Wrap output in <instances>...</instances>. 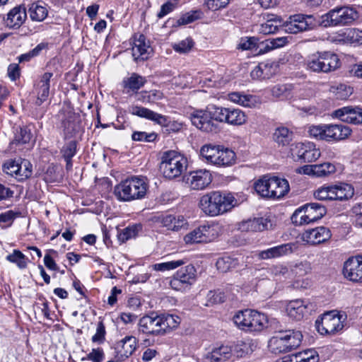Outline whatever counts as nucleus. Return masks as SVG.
<instances>
[{
	"label": "nucleus",
	"instance_id": "ea45409f",
	"mask_svg": "<svg viewBox=\"0 0 362 362\" xmlns=\"http://www.w3.org/2000/svg\"><path fill=\"white\" fill-rule=\"evenodd\" d=\"M267 317L265 315L256 310H253L249 325V332H260L263 330L267 325Z\"/></svg>",
	"mask_w": 362,
	"mask_h": 362
},
{
	"label": "nucleus",
	"instance_id": "c756f323",
	"mask_svg": "<svg viewBox=\"0 0 362 362\" xmlns=\"http://www.w3.org/2000/svg\"><path fill=\"white\" fill-rule=\"evenodd\" d=\"M303 173L313 175L316 177H325L336 171L334 165L329 162L320 164L305 165L303 168Z\"/></svg>",
	"mask_w": 362,
	"mask_h": 362
},
{
	"label": "nucleus",
	"instance_id": "f704fd0d",
	"mask_svg": "<svg viewBox=\"0 0 362 362\" xmlns=\"http://www.w3.org/2000/svg\"><path fill=\"white\" fill-rule=\"evenodd\" d=\"M160 223L168 230H178L187 224L183 216L166 215L159 217Z\"/></svg>",
	"mask_w": 362,
	"mask_h": 362
},
{
	"label": "nucleus",
	"instance_id": "7c9ffc66",
	"mask_svg": "<svg viewBox=\"0 0 362 362\" xmlns=\"http://www.w3.org/2000/svg\"><path fill=\"white\" fill-rule=\"evenodd\" d=\"M293 245L286 243L263 250L259 253V257L262 259L277 258L292 253Z\"/></svg>",
	"mask_w": 362,
	"mask_h": 362
},
{
	"label": "nucleus",
	"instance_id": "c9c22d12",
	"mask_svg": "<svg viewBox=\"0 0 362 362\" xmlns=\"http://www.w3.org/2000/svg\"><path fill=\"white\" fill-rule=\"evenodd\" d=\"M28 12L31 20L37 22L43 21L48 15L47 8L40 1L33 3L28 8Z\"/></svg>",
	"mask_w": 362,
	"mask_h": 362
},
{
	"label": "nucleus",
	"instance_id": "b1692460",
	"mask_svg": "<svg viewBox=\"0 0 362 362\" xmlns=\"http://www.w3.org/2000/svg\"><path fill=\"white\" fill-rule=\"evenodd\" d=\"M52 76V73L45 72L41 76L39 81L36 83L35 88L37 94L35 100L36 105L40 106L48 99L50 88V79Z\"/></svg>",
	"mask_w": 362,
	"mask_h": 362
},
{
	"label": "nucleus",
	"instance_id": "3c124183",
	"mask_svg": "<svg viewBox=\"0 0 362 362\" xmlns=\"http://www.w3.org/2000/svg\"><path fill=\"white\" fill-rule=\"evenodd\" d=\"M255 344L252 340L248 341H239L233 347V354H235L237 357H243L247 354H251L254 349Z\"/></svg>",
	"mask_w": 362,
	"mask_h": 362
},
{
	"label": "nucleus",
	"instance_id": "cd10ccee",
	"mask_svg": "<svg viewBox=\"0 0 362 362\" xmlns=\"http://www.w3.org/2000/svg\"><path fill=\"white\" fill-rule=\"evenodd\" d=\"M282 19L274 14H267L265 21L261 23L258 28V32L263 35H270L276 33L279 29H282Z\"/></svg>",
	"mask_w": 362,
	"mask_h": 362
},
{
	"label": "nucleus",
	"instance_id": "412c9836",
	"mask_svg": "<svg viewBox=\"0 0 362 362\" xmlns=\"http://www.w3.org/2000/svg\"><path fill=\"white\" fill-rule=\"evenodd\" d=\"M233 356V346L221 344L204 354L202 362H224Z\"/></svg>",
	"mask_w": 362,
	"mask_h": 362
},
{
	"label": "nucleus",
	"instance_id": "8fccbe9b",
	"mask_svg": "<svg viewBox=\"0 0 362 362\" xmlns=\"http://www.w3.org/2000/svg\"><path fill=\"white\" fill-rule=\"evenodd\" d=\"M341 40L349 43L362 45V30L356 28L346 30L341 35Z\"/></svg>",
	"mask_w": 362,
	"mask_h": 362
},
{
	"label": "nucleus",
	"instance_id": "f257e3e1",
	"mask_svg": "<svg viewBox=\"0 0 362 362\" xmlns=\"http://www.w3.org/2000/svg\"><path fill=\"white\" fill-rule=\"evenodd\" d=\"M236 203L237 200L232 194L215 191L201 197L199 207L205 214L216 216L230 211Z\"/></svg>",
	"mask_w": 362,
	"mask_h": 362
},
{
	"label": "nucleus",
	"instance_id": "72a5a7b5",
	"mask_svg": "<svg viewBox=\"0 0 362 362\" xmlns=\"http://www.w3.org/2000/svg\"><path fill=\"white\" fill-rule=\"evenodd\" d=\"M332 200H347L351 198L354 194V187L346 183H339L332 185Z\"/></svg>",
	"mask_w": 362,
	"mask_h": 362
},
{
	"label": "nucleus",
	"instance_id": "4468645a",
	"mask_svg": "<svg viewBox=\"0 0 362 362\" xmlns=\"http://www.w3.org/2000/svg\"><path fill=\"white\" fill-rule=\"evenodd\" d=\"M218 236L217 227L204 225L187 233L184 240L187 244L208 243L215 240Z\"/></svg>",
	"mask_w": 362,
	"mask_h": 362
},
{
	"label": "nucleus",
	"instance_id": "de8ad7c7",
	"mask_svg": "<svg viewBox=\"0 0 362 362\" xmlns=\"http://www.w3.org/2000/svg\"><path fill=\"white\" fill-rule=\"evenodd\" d=\"M292 86L289 84H277L271 88L272 96L281 100L289 99L292 97Z\"/></svg>",
	"mask_w": 362,
	"mask_h": 362
},
{
	"label": "nucleus",
	"instance_id": "58836bf2",
	"mask_svg": "<svg viewBox=\"0 0 362 362\" xmlns=\"http://www.w3.org/2000/svg\"><path fill=\"white\" fill-rule=\"evenodd\" d=\"M293 134L286 127H278L273 134V139L279 145L283 146L288 145L292 141Z\"/></svg>",
	"mask_w": 362,
	"mask_h": 362
},
{
	"label": "nucleus",
	"instance_id": "e433bc0d",
	"mask_svg": "<svg viewBox=\"0 0 362 362\" xmlns=\"http://www.w3.org/2000/svg\"><path fill=\"white\" fill-rule=\"evenodd\" d=\"M220 148L221 146L205 144L201 148L200 155L206 162L216 165L218 160Z\"/></svg>",
	"mask_w": 362,
	"mask_h": 362
},
{
	"label": "nucleus",
	"instance_id": "5701e85b",
	"mask_svg": "<svg viewBox=\"0 0 362 362\" xmlns=\"http://www.w3.org/2000/svg\"><path fill=\"white\" fill-rule=\"evenodd\" d=\"M129 112L130 114L133 115H136L139 117L145 118L146 119L153 121L159 125H167L168 117L166 116L157 113L146 107L138 105H133L129 107Z\"/></svg>",
	"mask_w": 362,
	"mask_h": 362
},
{
	"label": "nucleus",
	"instance_id": "393cba45",
	"mask_svg": "<svg viewBox=\"0 0 362 362\" xmlns=\"http://www.w3.org/2000/svg\"><path fill=\"white\" fill-rule=\"evenodd\" d=\"M132 51L135 61L148 59L151 52V48L148 42L146 41V37L144 35H134Z\"/></svg>",
	"mask_w": 362,
	"mask_h": 362
},
{
	"label": "nucleus",
	"instance_id": "9b49d317",
	"mask_svg": "<svg viewBox=\"0 0 362 362\" xmlns=\"http://www.w3.org/2000/svg\"><path fill=\"white\" fill-rule=\"evenodd\" d=\"M315 26V19L313 16L295 14L291 16L288 21L284 22L282 29L288 33L297 34L308 30Z\"/></svg>",
	"mask_w": 362,
	"mask_h": 362
},
{
	"label": "nucleus",
	"instance_id": "6e6552de",
	"mask_svg": "<svg viewBox=\"0 0 362 362\" xmlns=\"http://www.w3.org/2000/svg\"><path fill=\"white\" fill-rule=\"evenodd\" d=\"M327 212L325 206L320 203L306 204L294 211L291 221L295 225L308 224L322 218Z\"/></svg>",
	"mask_w": 362,
	"mask_h": 362
},
{
	"label": "nucleus",
	"instance_id": "c03bdc74",
	"mask_svg": "<svg viewBox=\"0 0 362 362\" xmlns=\"http://www.w3.org/2000/svg\"><path fill=\"white\" fill-rule=\"evenodd\" d=\"M311 271V264L307 261L300 262L290 266L291 274L289 277L304 276Z\"/></svg>",
	"mask_w": 362,
	"mask_h": 362
},
{
	"label": "nucleus",
	"instance_id": "4d7b16f0",
	"mask_svg": "<svg viewBox=\"0 0 362 362\" xmlns=\"http://www.w3.org/2000/svg\"><path fill=\"white\" fill-rule=\"evenodd\" d=\"M209 111L210 112L211 119H213L214 122L218 124V122L226 123L228 107H213L209 108Z\"/></svg>",
	"mask_w": 362,
	"mask_h": 362
},
{
	"label": "nucleus",
	"instance_id": "ddd939ff",
	"mask_svg": "<svg viewBox=\"0 0 362 362\" xmlns=\"http://www.w3.org/2000/svg\"><path fill=\"white\" fill-rule=\"evenodd\" d=\"M3 171L18 181H23L32 175V165L28 160L19 163L13 159L6 160L2 165Z\"/></svg>",
	"mask_w": 362,
	"mask_h": 362
},
{
	"label": "nucleus",
	"instance_id": "423d86ee",
	"mask_svg": "<svg viewBox=\"0 0 362 362\" xmlns=\"http://www.w3.org/2000/svg\"><path fill=\"white\" fill-rule=\"evenodd\" d=\"M349 127L342 124H320L309 127V135L319 140L333 141L342 140L351 134Z\"/></svg>",
	"mask_w": 362,
	"mask_h": 362
},
{
	"label": "nucleus",
	"instance_id": "2eb2a0df",
	"mask_svg": "<svg viewBox=\"0 0 362 362\" xmlns=\"http://www.w3.org/2000/svg\"><path fill=\"white\" fill-rule=\"evenodd\" d=\"M294 159L300 163H311L320 156V151L311 142L298 143L292 149Z\"/></svg>",
	"mask_w": 362,
	"mask_h": 362
},
{
	"label": "nucleus",
	"instance_id": "603ef678",
	"mask_svg": "<svg viewBox=\"0 0 362 362\" xmlns=\"http://www.w3.org/2000/svg\"><path fill=\"white\" fill-rule=\"evenodd\" d=\"M288 42V37H279L272 39L267 40L263 44L264 47L263 51L262 49L259 52H267L274 49L280 48L285 46Z\"/></svg>",
	"mask_w": 362,
	"mask_h": 362
},
{
	"label": "nucleus",
	"instance_id": "09e8293b",
	"mask_svg": "<svg viewBox=\"0 0 362 362\" xmlns=\"http://www.w3.org/2000/svg\"><path fill=\"white\" fill-rule=\"evenodd\" d=\"M62 124L66 138L74 136L76 132L78 131V124L76 122V116L70 114L67 118L63 120Z\"/></svg>",
	"mask_w": 362,
	"mask_h": 362
},
{
	"label": "nucleus",
	"instance_id": "4be33fe9",
	"mask_svg": "<svg viewBox=\"0 0 362 362\" xmlns=\"http://www.w3.org/2000/svg\"><path fill=\"white\" fill-rule=\"evenodd\" d=\"M333 116L341 121L358 124L362 123V109L360 107H344L336 110Z\"/></svg>",
	"mask_w": 362,
	"mask_h": 362
},
{
	"label": "nucleus",
	"instance_id": "864d4df0",
	"mask_svg": "<svg viewBox=\"0 0 362 362\" xmlns=\"http://www.w3.org/2000/svg\"><path fill=\"white\" fill-rule=\"evenodd\" d=\"M163 98L164 95L163 92L158 90H153L148 92H141L139 100L146 103H156L158 100H162Z\"/></svg>",
	"mask_w": 362,
	"mask_h": 362
},
{
	"label": "nucleus",
	"instance_id": "e2e57ef3",
	"mask_svg": "<svg viewBox=\"0 0 362 362\" xmlns=\"http://www.w3.org/2000/svg\"><path fill=\"white\" fill-rule=\"evenodd\" d=\"M216 265L220 272H226L235 267V262L230 257H223L218 259Z\"/></svg>",
	"mask_w": 362,
	"mask_h": 362
},
{
	"label": "nucleus",
	"instance_id": "37998d69",
	"mask_svg": "<svg viewBox=\"0 0 362 362\" xmlns=\"http://www.w3.org/2000/svg\"><path fill=\"white\" fill-rule=\"evenodd\" d=\"M252 310H245L237 313L233 317L234 323L241 329L248 331Z\"/></svg>",
	"mask_w": 362,
	"mask_h": 362
},
{
	"label": "nucleus",
	"instance_id": "a211bd4d",
	"mask_svg": "<svg viewBox=\"0 0 362 362\" xmlns=\"http://www.w3.org/2000/svg\"><path fill=\"white\" fill-rule=\"evenodd\" d=\"M139 330L146 334H163L161 318L160 315L152 313L145 315L139 320Z\"/></svg>",
	"mask_w": 362,
	"mask_h": 362
},
{
	"label": "nucleus",
	"instance_id": "0e129e2a",
	"mask_svg": "<svg viewBox=\"0 0 362 362\" xmlns=\"http://www.w3.org/2000/svg\"><path fill=\"white\" fill-rule=\"evenodd\" d=\"M201 11H191L183 14L180 18L177 20V23L179 25H187L195 21L197 19L201 18Z\"/></svg>",
	"mask_w": 362,
	"mask_h": 362
},
{
	"label": "nucleus",
	"instance_id": "052dcab7",
	"mask_svg": "<svg viewBox=\"0 0 362 362\" xmlns=\"http://www.w3.org/2000/svg\"><path fill=\"white\" fill-rule=\"evenodd\" d=\"M157 134L154 132L146 133L145 132H134L132 139L134 141L152 142L156 140Z\"/></svg>",
	"mask_w": 362,
	"mask_h": 362
},
{
	"label": "nucleus",
	"instance_id": "a18cd8bd",
	"mask_svg": "<svg viewBox=\"0 0 362 362\" xmlns=\"http://www.w3.org/2000/svg\"><path fill=\"white\" fill-rule=\"evenodd\" d=\"M160 316L161 318L163 334L177 328L180 323V318L177 315H162Z\"/></svg>",
	"mask_w": 362,
	"mask_h": 362
},
{
	"label": "nucleus",
	"instance_id": "f03ea898",
	"mask_svg": "<svg viewBox=\"0 0 362 362\" xmlns=\"http://www.w3.org/2000/svg\"><path fill=\"white\" fill-rule=\"evenodd\" d=\"M148 184L142 178L132 177L127 178L114 187L113 194L120 202H132L145 197Z\"/></svg>",
	"mask_w": 362,
	"mask_h": 362
},
{
	"label": "nucleus",
	"instance_id": "dca6fc26",
	"mask_svg": "<svg viewBox=\"0 0 362 362\" xmlns=\"http://www.w3.org/2000/svg\"><path fill=\"white\" fill-rule=\"evenodd\" d=\"M343 274L349 281L362 282V257H352L344 264Z\"/></svg>",
	"mask_w": 362,
	"mask_h": 362
},
{
	"label": "nucleus",
	"instance_id": "bf43d9fd",
	"mask_svg": "<svg viewBox=\"0 0 362 362\" xmlns=\"http://www.w3.org/2000/svg\"><path fill=\"white\" fill-rule=\"evenodd\" d=\"M138 228L136 226H132L123 229L117 235L118 240L122 243H124L136 237L138 233Z\"/></svg>",
	"mask_w": 362,
	"mask_h": 362
},
{
	"label": "nucleus",
	"instance_id": "79ce46f5",
	"mask_svg": "<svg viewBox=\"0 0 362 362\" xmlns=\"http://www.w3.org/2000/svg\"><path fill=\"white\" fill-rule=\"evenodd\" d=\"M268 221L267 218H257L247 220L242 223V229L247 231H262L267 228Z\"/></svg>",
	"mask_w": 362,
	"mask_h": 362
},
{
	"label": "nucleus",
	"instance_id": "f8f14e48",
	"mask_svg": "<svg viewBox=\"0 0 362 362\" xmlns=\"http://www.w3.org/2000/svg\"><path fill=\"white\" fill-rule=\"evenodd\" d=\"M192 124L199 130L206 133L220 132L219 124L211 119L209 109L207 110H196L189 115Z\"/></svg>",
	"mask_w": 362,
	"mask_h": 362
},
{
	"label": "nucleus",
	"instance_id": "9d476101",
	"mask_svg": "<svg viewBox=\"0 0 362 362\" xmlns=\"http://www.w3.org/2000/svg\"><path fill=\"white\" fill-rule=\"evenodd\" d=\"M345 317L336 310L325 313L321 320H317L315 325L320 334H334L344 327Z\"/></svg>",
	"mask_w": 362,
	"mask_h": 362
},
{
	"label": "nucleus",
	"instance_id": "39448f33",
	"mask_svg": "<svg viewBox=\"0 0 362 362\" xmlns=\"http://www.w3.org/2000/svg\"><path fill=\"white\" fill-rule=\"evenodd\" d=\"M307 70L315 73H329L340 66L338 56L332 52H317L305 62Z\"/></svg>",
	"mask_w": 362,
	"mask_h": 362
},
{
	"label": "nucleus",
	"instance_id": "13d9d810",
	"mask_svg": "<svg viewBox=\"0 0 362 362\" xmlns=\"http://www.w3.org/2000/svg\"><path fill=\"white\" fill-rule=\"evenodd\" d=\"M32 138L30 129L27 127H21L19 131H17L15 139L13 141V144H27L30 142Z\"/></svg>",
	"mask_w": 362,
	"mask_h": 362
},
{
	"label": "nucleus",
	"instance_id": "20e7f679",
	"mask_svg": "<svg viewBox=\"0 0 362 362\" xmlns=\"http://www.w3.org/2000/svg\"><path fill=\"white\" fill-rule=\"evenodd\" d=\"M358 18V13L352 6H337L322 16L324 27H342L351 25Z\"/></svg>",
	"mask_w": 362,
	"mask_h": 362
},
{
	"label": "nucleus",
	"instance_id": "c85d7f7f",
	"mask_svg": "<svg viewBox=\"0 0 362 362\" xmlns=\"http://www.w3.org/2000/svg\"><path fill=\"white\" fill-rule=\"evenodd\" d=\"M136 339L132 336H127L117 344V353L119 359L129 358L136 350Z\"/></svg>",
	"mask_w": 362,
	"mask_h": 362
},
{
	"label": "nucleus",
	"instance_id": "f3484780",
	"mask_svg": "<svg viewBox=\"0 0 362 362\" xmlns=\"http://www.w3.org/2000/svg\"><path fill=\"white\" fill-rule=\"evenodd\" d=\"M315 307L313 303L298 298L290 300L286 304V310L290 317L299 320L303 317L305 313H311Z\"/></svg>",
	"mask_w": 362,
	"mask_h": 362
},
{
	"label": "nucleus",
	"instance_id": "6ab92c4d",
	"mask_svg": "<svg viewBox=\"0 0 362 362\" xmlns=\"http://www.w3.org/2000/svg\"><path fill=\"white\" fill-rule=\"evenodd\" d=\"M332 237L331 230L324 226L306 230L302 235V239L310 245H319L328 241Z\"/></svg>",
	"mask_w": 362,
	"mask_h": 362
},
{
	"label": "nucleus",
	"instance_id": "aec40b11",
	"mask_svg": "<svg viewBox=\"0 0 362 362\" xmlns=\"http://www.w3.org/2000/svg\"><path fill=\"white\" fill-rule=\"evenodd\" d=\"M212 181L211 173L207 170H197L189 173L187 182L194 190H201L206 187Z\"/></svg>",
	"mask_w": 362,
	"mask_h": 362
},
{
	"label": "nucleus",
	"instance_id": "7ed1b4c3",
	"mask_svg": "<svg viewBox=\"0 0 362 362\" xmlns=\"http://www.w3.org/2000/svg\"><path fill=\"white\" fill-rule=\"evenodd\" d=\"M302 339L303 334L298 330H279L270 338L268 347L275 354L291 352L300 346Z\"/></svg>",
	"mask_w": 362,
	"mask_h": 362
},
{
	"label": "nucleus",
	"instance_id": "473e14b6",
	"mask_svg": "<svg viewBox=\"0 0 362 362\" xmlns=\"http://www.w3.org/2000/svg\"><path fill=\"white\" fill-rule=\"evenodd\" d=\"M228 100L233 103L247 107H254L259 103V100L257 96L245 95L240 92H233L229 93Z\"/></svg>",
	"mask_w": 362,
	"mask_h": 362
},
{
	"label": "nucleus",
	"instance_id": "5fc2aeb1",
	"mask_svg": "<svg viewBox=\"0 0 362 362\" xmlns=\"http://www.w3.org/2000/svg\"><path fill=\"white\" fill-rule=\"evenodd\" d=\"M6 259L16 264L20 269H25L27 267L28 258L18 250H14L11 254L6 256Z\"/></svg>",
	"mask_w": 362,
	"mask_h": 362
},
{
	"label": "nucleus",
	"instance_id": "4c0bfd02",
	"mask_svg": "<svg viewBox=\"0 0 362 362\" xmlns=\"http://www.w3.org/2000/svg\"><path fill=\"white\" fill-rule=\"evenodd\" d=\"M247 119V115L241 110L228 108L226 123L234 126H240L246 123Z\"/></svg>",
	"mask_w": 362,
	"mask_h": 362
},
{
	"label": "nucleus",
	"instance_id": "774afa93",
	"mask_svg": "<svg viewBox=\"0 0 362 362\" xmlns=\"http://www.w3.org/2000/svg\"><path fill=\"white\" fill-rule=\"evenodd\" d=\"M64 159H71L76 153V142L71 141L67 143L61 150Z\"/></svg>",
	"mask_w": 362,
	"mask_h": 362
},
{
	"label": "nucleus",
	"instance_id": "a19ab883",
	"mask_svg": "<svg viewBox=\"0 0 362 362\" xmlns=\"http://www.w3.org/2000/svg\"><path fill=\"white\" fill-rule=\"evenodd\" d=\"M218 154V160L216 165L230 166L235 163L236 156L235 152L231 149L224 148L223 146H221Z\"/></svg>",
	"mask_w": 362,
	"mask_h": 362
},
{
	"label": "nucleus",
	"instance_id": "680f3d73",
	"mask_svg": "<svg viewBox=\"0 0 362 362\" xmlns=\"http://www.w3.org/2000/svg\"><path fill=\"white\" fill-rule=\"evenodd\" d=\"M194 42H193L192 38H186L177 43H175L173 45V48L177 52L184 54L189 52L192 47L194 46Z\"/></svg>",
	"mask_w": 362,
	"mask_h": 362
},
{
	"label": "nucleus",
	"instance_id": "49530a36",
	"mask_svg": "<svg viewBox=\"0 0 362 362\" xmlns=\"http://www.w3.org/2000/svg\"><path fill=\"white\" fill-rule=\"evenodd\" d=\"M270 185L271 177H263L255 182L254 188L262 197L270 199Z\"/></svg>",
	"mask_w": 362,
	"mask_h": 362
},
{
	"label": "nucleus",
	"instance_id": "2f4dec72",
	"mask_svg": "<svg viewBox=\"0 0 362 362\" xmlns=\"http://www.w3.org/2000/svg\"><path fill=\"white\" fill-rule=\"evenodd\" d=\"M146 83L144 77L136 73H132L130 76L126 77L122 82V86L126 93H136Z\"/></svg>",
	"mask_w": 362,
	"mask_h": 362
},
{
	"label": "nucleus",
	"instance_id": "0eeeda50",
	"mask_svg": "<svg viewBox=\"0 0 362 362\" xmlns=\"http://www.w3.org/2000/svg\"><path fill=\"white\" fill-rule=\"evenodd\" d=\"M187 167V158L176 151H170L163 153L160 170L165 177L171 180L180 176Z\"/></svg>",
	"mask_w": 362,
	"mask_h": 362
},
{
	"label": "nucleus",
	"instance_id": "69168bd1",
	"mask_svg": "<svg viewBox=\"0 0 362 362\" xmlns=\"http://www.w3.org/2000/svg\"><path fill=\"white\" fill-rule=\"evenodd\" d=\"M332 185L322 186L314 192V197L318 200H332Z\"/></svg>",
	"mask_w": 362,
	"mask_h": 362
},
{
	"label": "nucleus",
	"instance_id": "6e6d98bb",
	"mask_svg": "<svg viewBox=\"0 0 362 362\" xmlns=\"http://www.w3.org/2000/svg\"><path fill=\"white\" fill-rule=\"evenodd\" d=\"M183 259L172 260L162 263H158L153 265V269L159 272H165L175 269L185 264Z\"/></svg>",
	"mask_w": 362,
	"mask_h": 362
},
{
	"label": "nucleus",
	"instance_id": "1a4fd4ad",
	"mask_svg": "<svg viewBox=\"0 0 362 362\" xmlns=\"http://www.w3.org/2000/svg\"><path fill=\"white\" fill-rule=\"evenodd\" d=\"M197 279V269L188 264L179 269L170 281V287L175 291L187 292Z\"/></svg>",
	"mask_w": 362,
	"mask_h": 362
},
{
	"label": "nucleus",
	"instance_id": "338daca9",
	"mask_svg": "<svg viewBox=\"0 0 362 362\" xmlns=\"http://www.w3.org/2000/svg\"><path fill=\"white\" fill-rule=\"evenodd\" d=\"M105 327L102 321L97 325L95 334L92 337V341L98 344H103L105 340Z\"/></svg>",
	"mask_w": 362,
	"mask_h": 362
},
{
	"label": "nucleus",
	"instance_id": "a878e982",
	"mask_svg": "<svg viewBox=\"0 0 362 362\" xmlns=\"http://www.w3.org/2000/svg\"><path fill=\"white\" fill-rule=\"evenodd\" d=\"M26 8L20 5L12 8L4 20L6 25L11 28H18L26 20Z\"/></svg>",
	"mask_w": 362,
	"mask_h": 362
},
{
	"label": "nucleus",
	"instance_id": "bb28decb",
	"mask_svg": "<svg viewBox=\"0 0 362 362\" xmlns=\"http://www.w3.org/2000/svg\"><path fill=\"white\" fill-rule=\"evenodd\" d=\"M290 190L287 180L279 177H271L270 199H279L284 197Z\"/></svg>",
	"mask_w": 362,
	"mask_h": 362
}]
</instances>
